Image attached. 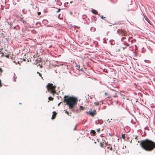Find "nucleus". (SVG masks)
<instances>
[{
  "instance_id": "obj_1",
  "label": "nucleus",
  "mask_w": 155,
  "mask_h": 155,
  "mask_svg": "<svg viewBox=\"0 0 155 155\" xmlns=\"http://www.w3.org/2000/svg\"><path fill=\"white\" fill-rule=\"evenodd\" d=\"M140 145L142 148L147 151L153 150L155 147V143L150 140L147 139L141 140Z\"/></svg>"
},
{
  "instance_id": "obj_2",
  "label": "nucleus",
  "mask_w": 155,
  "mask_h": 155,
  "mask_svg": "<svg viewBox=\"0 0 155 155\" xmlns=\"http://www.w3.org/2000/svg\"><path fill=\"white\" fill-rule=\"evenodd\" d=\"M78 99L77 98L74 97H71L68 96H65L64 97L63 102L66 103V104L68 106L69 109L71 110L73 112H77L78 110H75L74 109V107L75 105L77 104Z\"/></svg>"
},
{
  "instance_id": "obj_3",
  "label": "nucleus",
  "mask_w": 155,
  "mask_h": 155,
  "mask_svg": "<svg viewBox=\"0 0 155 155\" xmlns=\"http://www.w3.org/2000/svg\"><path fill=\"white\" fill-rule=\"evenodd\" d=\"M46 88L48 89V91L50 92L53 95L56 93L55 90V89L56 88V86L53 85L52 84L48 83L46 86Z\"/></svg>"
},
{
  "instance_id": "obj_4",
  "label": "nucleus",
  "mask_w": 155,
  "mask_h": 155,
  "mask_svg": "<svg viewBox=\"0 0 155 155\" xmlns=\"http://www.w3.org/2000/svg\"><path fill=\"white\" fill-rule=\"evenodd\" d=\"M117 33L121 36H126L127 35L126 31L122 29H118L117 31Z\"/></svg>"
},
{
  "instance_id": "obj_5",
  "label": "nucleus",
  "mask_w": 155,
  "mask_h": 155,
  "mask_svg": "<svg viewBox=\"0 0 155 155\" xmlns=\"http://www.w3.org/2000/svg\"><path fill=\"white\" fill-rule=\"evenodd\" d=\"M91 110L92 109H91V111H90L89 110V113H88V112H87V113H88L91 116H94L96 114V111L94 110L92 111Z\"/></svg>"
},
{
  "instance_id": "obj_6",
  "label": "nucleus",
  "mask_w": 155,
  "mask_h": 155,
  "mask_svg": "<svg viewBox=\"0 0 155 155\" xmlns=\"http://www.w3.org/2000/svg\"><path fill=\"white\" fill-rule=\"evenodd\" d=\"M103 123V121L102 120H99L97 121H96L95 122V124L96 125H97L98 124H101Z\"/></svg>"
},
{
  "instance_id": "obj_7",
  "label": "nucleus",
  "mask_w": 155,
  "mask_h": 155,
  "mask_svg": "<svg viewBox=\"0 0 155 155\" xmlns=\"http://www.w3.org/2000/svg\"><path fill=\"white\" fill-rule=\"evenodd\" d=\"M144 18L147 21L150 25H152V23L149 20L148 18L147 17V16L146 15H144L143 14Z\"/></svg>"
},
{
  "instance_id": "obj_8",
  "label": "nucleus",
  "mask_w": 155,
  "mask_h": 155,
  "mask_svg": "<svg viewBox=\"0 0 155 155\" xmlns=\"http://www.w3.org/2000/svg\"><path fill=\"white\" fill-rule=\"evenodd\" d=\"M90 133L92 135L94 136L95 135L96 132L94 130H91Z\"/></svg>"
},
{
  "instance_id": "obj_9",
  "label": "nucleus",
  "mask_w": 155,
  "mask_h": 155,
  "mask_svg": "<svg viewBox=\"0 0 155 155\" xmlns=\"http://www.w3.org/2000/svg\"><path fill=\"white\" fill-rule=\"evenodd\" d=\"M91 12L92 13H93L94 14H95V15L97 14L98 13L97 11L94 9H92V10Z\"/></svg>"
},
{
  "instance_id": "obj_10",
  "label": "nucleus",
  "mask_w": 155,
  "mask_h": 155,
  "mask_svg": "<svg viewBox=\"0 0 155 155\" xmlns=\"http://www.w3.org/2000/svg\"><path fill=\"white\" fill-rule=\"evenodd\" d=\"M19 20L22 22L24 24H25L26 23L25 21L23 20V18L22 17H20V19Z\"/></svg>"
},
{
  "instance_id": "obj_11",
  "label": "nucleus",
  "mask_w": 155,
  "mask_h": 155,
  "mask_svg": "<svg viewBox=\"0 0 155 155\" xmlns=\"http://www.w3.org/2000/svg\"><path fill=\"white\" fill-rule=\"evenodd\" d=\"M70 4L69 2H67L64 3V5L65 7H68L69 5Z\"/></svg>"
},
{
  "instance_id": "obj_12",
  "label": "nucleus",
  "mask_w": 155,
  "mask_h": 155,
  "mask_svg": "<svg viewBox=\"0 0 155 155\" xmlns=\"http://www.w3.org/2000/svg\"><path fill=\"white\" fill-rule=\"evenodd\" d=\"M123 44L125 45V46H129V45L128 43H127L126 41H123Z\"/></svg>"
},
{
  "instance_id": "obj_13",
  "label": "nucleus",
  "mask_w": 155,
  "mask_h": 155,
  "mask_svg": "<svg viewBox=\"0 0 155 155\" xmlns=\"http://www.w3.org/2000/svg\"><path fill=\"white\" fill-rule=\"evenodd\" d=\"M95 29H96L94 28H93L92 27H91V31L93 32H94L95 31Z\"/></svg>"
},
{
  "instance_id": "obj_14",
  "label": "nucleus",
  "mask_w": 155,
  "mask_h": 155,
  "mask_svg": "<svg viewBox=\"0 0 155 155\" xmlns=\"http://www.w3.org/2000/svg\"><path fill=\"white\" fill-rule=\"evenodd\" d=\"M79 108L81 110H84L85 109V107L82 106H80L79 107Z\"/></svg>"
},
{
  "instance_id": "obj_15",
  "label": "nucleus",
  "mask_w": 155,
  "mask_h": 155,
  "mask_svg": "<svg viewBox=\"0 0 155 155\" xmlns=\"http://www.w3.org/2000/svg\"><path fill=\"white\" fill-rule=\"evenodd\" d=\"M54 99L53 97H48V99L49 100H53Z\"/></svg>"
},
{
  "instance_id": "obj_16",
  "label": "nucleus",
  "mask_w": 155,
  "mask_h": 155,
  "mask_svg": "<svg viewBox=\"0 0 155 155\" xmlns=\"http://www.w3.org/2000/svg\"><path fill=\"white\" fill-rule=\"evenodd\" d=\"M125 138V134H122V135H121V138H123V139H124Z\"/></svg>"
},
{
  "instance_id": "obj_17",
  "label": "nucleus",
  "mask_w": 155,
  "mask_h": 155,
  "mask_svg": "<svg viewBox=\"0 0 155 155\" xmlns=\"http://www.w3.org/2000/svg\"><path fill=\"white\" fill-rule=\"evenodd\" d=\"M144 61L145 62H147L148 63H151V61H150L149 60H144Z\"/></svg>"
},
{
  "instance_id": "obj_18",
  "label": "nucleus",
  "mask_w": 155,
  "mask_h": 155,
  "mask_svg": "<svg viewBox=\"0 0 155 155\" xmlns=\"http://www.w3.org/2000/svg\"><path fill=\"white\" fill-rule=\"evenodd\" d=\"M75 67H76V68L78 70L79 68H80V66L79 65H76Z\"/></svg>"
},
{
  "instance_id": "obj_19",
  "label": "nucleus",
  "mask_w": 155,
  "mask_h": 155,
  "mask_svg": "<svg viewBox=\"0 0 155 155\" xmlns=\"http://www.w3.org/2000/svg\"><path fill=\"white\" fill-rule=\"evenodd\" d=\"M146 133L144 131V134H142V137H144V136H146Z\"/></svg>"
},
{
  "instance_id": "obj_20",
  "label": "nucleus",
  "mask_w": 155,
  "mask_h": 155,
  "mask_svg": "<svg viewBox=\"0 0 155 155\" xmlns=\"http://www.w3.org/2000/svg\"><path fill=\"white\" fill-rule=\"evenodd\" d=\"M126 39V37H122V38L121 39V41H123L124 40V39Z\"/></svg>"
},
{
  "instance_id": "obj_21",
  "label": "nucleus",
  "mask_w": 155,
  "mask_h": 155,
  "mask_svg": "<svg viewBox=\"0 0 155 155\" xmlns=\"http://www.w3.org/2000/svg\"><path fill=\"white\" fill-rule=\"evenodd\" d=\"M97 131L98 133H99L100 131V129H98L97 130Z\"/></svg>"
},
{
  "instance_id": "obj_22",
  "label": "nucleus",
  "mask_w": 155,
  "mask_h": 155,
  "mask_svg": "<svg viewBox=\"0 0 155 155\" xmlns=\"http://www.w3.org/2000/svg\"><path fill=\"white\" fill-rule=\"evenodd\" d=\"M64 111H65V113L66 114H67L68 115H70V114H69L68 112V111L65 110Z\"/></svg>"
},
{
  "instance_id": "obj_23",
  "label": "nucleus",
  "mask_w": 155,
  "mask_h": 155,
  "mask_svg": "<svg viewBox=\"0 0 155 155\" xmlns=\"http://www.w3.org/2000/svg\"><path fill=\"white\" fill-rule=\"evenodd\" d=\"M6 40H7V41H9L10 39L8 38H6L5 39Z\"/></svg>"
},
{
  "instance_id": "obj_24",
  "label": "nucleus",
  "mask_w": 155,
  "mask_h": 155,
  "mask_svg": "<svg viewBox=\"0 0 155 155\" xmlns=\"http://www.w3.org/2000/svg\"><path fill=\"white\" fill-rule=\"evenodd\" d=\"M61 9H60V8H59L58 9V10L56 11V12L57 13H58V12H59L61 10Z\"/></svg>"
},
{
  "instance_id": "obj_25",
  "label": "nucleus",
  "mask_w": 155,
  "mask_h": 155,
  "mask_svg": "<svg viewBox=\"0 0 155 155\" xmlns=\"http://www.w3.org/2000/svg\"><path fill=\"white\" fill-rule=\"evenodd\" d=\"M127 46H125L124 47H123L122 48H123L124 50L127 48Z\"/></svg>"
},
{
  "instance_id": "obj_26",
  "label": "nucleus",
  "mask_w": 155,
  "mask_h": 155,
  "mask_svg": "<svg viewBox=\"0 0 155 155\" xmlns=\"http://www.w3.org/2000/svg\"><path fill=\"white\" fill-rule=\"evenodd\" d=\"M5 56L7 58H8L9 57V54H7L6 55H5Z\"/></svg>"
},
{
  "instance_id": "obj_27",
  "label": "nucleus",
  "mask_w": 155,
  "mask_h": 155,
  "mask_svg": "<svg viewBox=\"0 0 155 155\" xmlns=\"http://www.w3.org/2000/svg\"><path fill=\"white\" fill-rule=\"evenodd\" d=\"M94 104H95V105H99V103L98 102H95L94 103Z\"/></svg>"
},
{
  "instance_id": "obj_28",
  "label": "nucleus",
  "mask_w": 155,
  "mask_h": 155,
  "mask_svg": "<svg viewBox=\"0 0 155 155\" xmlns=\"http://www.w3.org/2000/svg\"><path fill=\"white\" fill-rule=\"evenodd\" d=\"M101 18L102 19H104V18H105V17H104L103 16V15H102V16H101Z\"/></svg>"
},
{
  "instance_id": "obj_29",
  "label": "nucleus",
  "mask_w": 155,
  "mask_h": 155,
  "mask_svg": "<svg viewBox=\"0 0 155 155\" xmlns=\"http://www.w3.org/2000/svg\"><path fill=\"white\" fill-rule=\"evenodd\" d=\"M2 71H2V68H0V74H1V73H2Z\"/></svg>"
},
{
  "instance_id": "obj_30",
  "label": "nucleus",
  "mask_w": 155,
  "mask_h": 155,
  "mask_svg": "<svg viewBox=\"0 0 155 155\" xmlns=\"http://www.w3.org/2000/svg\"><path fill=\"white\" fill-rule=\"evenodd\" d=\"M2 86V83L1 82V81L0 80V87H1Z\"/></svg>"
},
{
  "instance_id": "obj_31",
  "label": "nucleus",
  "mask_w": 155,
  "mask_h": 155,
  "mask_svg": "<svg viewBox=\"0 0 155 155\" xmlns=\"http://www.w3.org/2000/svg\"><path fill=\"white\" fill-rule=\"evenodd\" d=\"M17 78V77H15V76L14 77V81H16V80H15V78Z\"/></svg>"
},
{
  "instance_id": "obj_32",
  "label": "nucleus",
  "mask_w": 155,
  "mask_h": 155,
  "mask_svg": "<svg viewBox=\"0 0 155 155\" xmlns=\"http://www.w3.org/2000/svg\"><path fill=\"white\" fill-rule=\"evenodd\" d=\"M76 128H77V125L75 126V127L74 128V130H75L76 129Z\"/></svg>"
},
{
  "instance_id": "obj_33",
  "label": "nucleus",
  "mask_w": 155,
  "mask_h": 155,
  "mask_svg": "<svg viewBox=\"0 0 155 155\" xmlns=\"http://www.w3.org/2000/svg\"><path fill=\"white\" fill-rule=\"evenodd\" d=\"M41 13L40 12H39L38 13V15H41Z\"/></svg>"
},
{
  "instance_id": "obj_34",
  "label": "nucleus",
  "mask_w": 155,
  "mask_h": 155,
  "mask_svg": "<svg viewBox=\"0 0 155 155\" xmlns=\"http://www.w3.org/2000/svg\"><path fill=\"white\" fill-rule=\"evenodd\" d=\"M80 71H84L83 68H82L81 69H80Z\"/></svg>"
},
{
  "instance_id": "obj_35",
  "label": "nucleus",
  "mask_w": 155,
  "mask_h": 155,
  "mask_svg": "<svg viewBox=\"0 0 155 155\" xmlns=\"http://www.w3.org/2000/svg\"><path fill=\"white\" fill-rule=\"evenodd\" d=\"M53 115H54L55 114H56V113L55 111H53Z\"/></svg>"
},
{
  "instance_id": "obj_36",
  "label": "nucleus",
  "mask_w": 155,
  "mask_h": 155,
  "mask_svg": "<svg viewBox=\"0 0 155 155\" xmlns=\"http://www.w3.org/2000/svg\"><path fill=\"white\" fill-rule=\"evenodd\" d=\"M85 16H86L83 15L82 16V18H83V19L85 18Z\"/></svg>"
},
{
  "instance_id": "obj_37",
  "label": "nucleus",
  "mask_w": 155,
  "mask_h": 155,
  "mask_svg": "<svg viewBox=\"0 0 155 155\" xmlns=\"http://www.w3.org/2000/svg\"><path fill=\"white\" fill-rule=\"evenodd\" d=\"M43 21H46V22H48V21L46 20H44Z\"/></svg>"
},
{
  "instance_id": "obj_38",
  "label": "nucleus",
  "mask_w": 155,
  "mask_h": 155,
  "mask_svg": "<svg viewBox=\"0 0 155 155\" xmlns=\"http://www.w3.org/2000/svg\"><path fill=\"white\" fill-rule=\"evenodd\" d=\"M1 7L2 8V10H3V8L4 7V6H3L2 5H1Z\"/></svg>"
},
{
  "instance_id": "obj_39",
  "label": "nucleus",
  "mask_w": 155,
  "mask_h": 155,
  "mask_svg": "<svg viewBox=\"0 0 155 155\" xmlns=\"http://www.w3.org/2000/svg\"><path fill=\"white\" fill-rule=\"evenodd\" d=\"M137 136H135V139H137Z\"/></svg>"
},
{
  "instance_id": "obj_40",
  "label": "nucleus",
  "mask_w": 155,
  "mask_h": 155,
  "mask_svg": "<svg viewBox=\"0 0 155 155\" xmlns=\"http://www.w3.org/2000/svg\"><path fill=\"white\" fill-rule=\"evenodd\" d=\"M127 138V141H130V138L128 137V138Z\"/></svg>"
},
{
  "instance_id": "obj_41",
  "label": "nucleus",
  "mask_w": 155,
  "mask_h": 155,
  "mask_svg": "<svg viewBox=\"0 0 155 155\" xmlns=\"http://www.w3.org/2000/svg\"><path fill=\"white\" fill-rule=\"evenodd\" d=\"M13 28L15 29V30H17V29H16V26H14V27H13Z\"/></svg>"
},
{
  "instance_id": "obj_42",
  "label": "nucleus",
  "mask_w": 155,
  "mask_h": 155,
  "mask_svg": "<svg viewBox=\"0 0 155 155\" xmlns=\"http://www.w3.org/2000/svg\"><path fill=\"white\" fill-rule=\"evenodd\" d=\"M70 14L71 15H72V12H71L70 13Z\"/></svg>"
},
{
  "instance_id": "obj_43",
  "label": "nucleus",
  "mask_w": 155,
  "mask_h": 155,
  "mask_svg": "<svg viewBox=\"0 0 155 155\" xmlns=\"http://www.w3.org/2000/svg\"><path fill=\"white\" fill-rule=\"evenodd\" d=\"M61 102L59 103L58 104V106H59V105H60V104H61Z\"/></svg>"
},
{
  "instance_id": "obj_44",
  "label": "nucleus",
  "mask_w": 155,
  "mask_h": 155,
  "mask_svg": "<svg viewBox=\"0 0 155 155\" xmlns=\"http://www.w3.org/2000/svg\"><path fill=\"white\" fill-rule=\"evenodd\" d=\"M53 115L52 117V118H51L52 119H53L54 118V117H53Z\"/></svg>"
},
{
  "instance_id": "obj_45",
  "label": "nucleus",
  "mask_w": 155,
  "mask_h": 155,
  "mask_svg": "<svg viewBox=\"0 0 155 155\" xmlns=\"http://www.w3.org/2000/svg\"><path fill=\"white\" fill-rule=\"evenodd\" d=\"M3 56H5V55L4 54H2V57Z\"/></svg>"
},
{
  "instance_id": "obj_46",
  "label": "nucleus",
  "mask_w": 155,
  "mask_h": 155,
  "mask_svg": "<svg viewBox=\"0 0 155 155\" xmlns=\"http://www.w3.org/2000/svg\"><path fill=\"white\" fill-rule=\"evenodd\" d=\"M110 150H112V148L111 147L110 148Z\"/></svg>"
},
{
  "instance_id": "obj_47",
  "label": "nucleus",
  "mask_w": 155,
  "mask_h": 155,
  "mask_svg": "<svg viewBox=\"0 0 155 155\" xmlns=\"http://www.w3.org/2000/svg\"><path fill=\"white\" fill-rule=\"evenodd\" d=\"M23 61H26V60H25V59L23 58Z\"/></svg>"
},
{
  "instance_id": "obj_48",
  "label": "nucleus",
  "mask_w": 155,
  "mask_h": 155,
  "mask_svg": "<svg viewBox=\"0 0 155 155\" xmlns=\"http://www.w3.org/2000/svg\"><path fill=\"white\" fill-rule=\"evenodd\" d=\"M40 24L39 23H36V25H37V24Z\"/></svg>"
},
{
  "instance_id": "obj_49",
  "label": "nucleus",
  "mask_w": 155,
  "mask_h": 155,
  "mask_svg": "<svg viewBox=\"0 0 155 155\" xmlns=\"http://www.w3.org/2000/svg\"><path fill=\"white\" fill-rule=\"evenodd\" d=\"M39 75L40 76H41V74H40V73H39Z\"/></svg>"
},
{
  "instance_id": "obj_50",
  "label": "nucleus",
  "mask_w": 155,
  "mask_h": 155,
  "mask_svg": "<svg viewBox=\"0 0 155 155\" xmlns=\"http://www.w3.org/2000/svg\"><path fill=\"white\" fill-rule=\"evenodd\" d=\"M130 39V38H128V41H129Z\"/></svg>"
},
{
  "instance_id": "obj_51",
  "label": "nucleus",
  "mask_w": 155,
  "mask_h": 155,
  "mask_svg": "<svg viewBox=\"0 0 155 155\" xmlns=\"http://www.w3.org/2000/svg\"><path fill=\"white\" fill-rule=\"evenodd\" d=\"M101 147H102V144L101 143Z\"/></svg>"
},
{
  "instance_id": "obj_52",
  "label": "nucleus",
  "mask_w": 155,
  "mask_h": 155,
  "mask_svg": "<svg viewBox=\"0 0 155 155\" xmlns=\"http://www.w3.org/2000/svg\"><path fill=\"white\" fill-rule=\"evenodd\" d=\"M72 2H73L72 1H71V2H70V3H72Z\"/></svg>"
},
{
  "instance_id": "obj_53",
  "label": "nucleus",
  "mask_w": 155,
  "mask_h": 155,
  "mask_svg": "<svg viewBox=\"0 0 155 155\" xmlns=\"http://www.w3.org/2000/svg\"><path fill=\"white\" fill-rule=\"evenodd\" d=\"M106 144L107 145H108V144H107V143H106Z\"/></svg>"
},
{
  "instance_id": "obj_54",
  "label": "nucleus",
  "mask_w": 155,
  "mask_h": 155,
  "mask_svg": "<svg viewBox=\"0 0 155 155\" xmlns=\"http://www.w3.org/2000/svg\"><path fill=\"white\" fill-rule=\"evenodd\" d=\"M30 5H33V4H30Z\"/></svg>"
},
{
  "instance_id": "obj_55",
  "label": "nucleus",
  "mask_w": 155,
  "mask_h": 155,
  "mask_svg": "<svg viewBox=\"0 0 155 155\" xmlns=\"http://www.w3.org/2000/svg\"><path fill=\"white\" fill-rule=\"evenodd\" d=\"M118 51H120V49H119V50H118Z\"/></svg>"
},
{
  "instance_id": "obj_56",
  "label": "nucleus",
  "mask_w": 155,
  "mask_h": 155,
  "mask_svg": "<svg viewBox=\"0 0 155 155\" xmlns=\"http://www.w3.org/2000/svg\"><path fill=\"white\" fill-rule=\"evenodd\" d=\"M38 8V6H36V7H35V8Z\"/></svg>"
},
{
  "instance_id": "obj_57",
  "label": "nucleus",
  "mask_w": 155,
  "mask_h": 155,
  "mask_svg": "<svg viewBox=\"0 0 155 155\" xmlns=\"http://www.w3.org/2000/svg\"><path fill=\"white\" fill-rule=\"evenodd\" d=\"M109 135H110V136H111V134H109Z\"/></svg>"
},
{
  "instance_id": "obj_58",
  "label": "nucleus",
  "mask_w": 155,
  "mask_h": 155,
  "mask_svg": "<svg viewBox=\"0 0 155 155\" xmlns=\"http://www.w3.org/2000/svg\"><path fill=\"white\" fill-rule=\"evenodd\" d=\"M131 141H132V140H130V143H131Z\"/></svg>"
},
{
  "instance_id": "obj_59",
  "label": "nucleus",
  "mask_w": 155,
  "mask_h": 155,
  "mask_svg": "<svg viewBox=\"0 0 155 155\" xmlns=\"http://www.w3.org/2000/svg\"><path fill=\"white\" fill-rule=\"evenodd\" d=\"M37 73H38V74H39V73H39L38 72V71L37 72Z\"/></svg>"
},
{
  "instance_id": "obj_60",
  "label": "nucleus",
  "mask_w": 155,
  "mask_h": 155,
  "mask_svg": "<svg viewBox=\"0 0 155 155\" xmlns=\"http://www.w3.org/2000/svg\"><path fill=\"white\" fill-rule=\"evenodd\" d=\"M106 94H107V93H105V94L106 95Z\"/></svg>"
},
{
  "instance_id": "obj_61",
  "label": "nucleus",
  "mask_w": 155,
  "mask_h": 155,
  "mask_svg": "<svg viewBox=\"0 0 155 155\" xmlns=\"http://www.w3.org/2000/svg\"><path fill=\"white\" fill-rule=\"evenodd\" d=\"M28 60V62L29 61V60L28 59L27 60Z\"/></svg>"
},
{
  "instance_id": "obj_62",
  "label": "nucleus",
  "mask_w": 155,
  "mask_h": 155,
  "mask_svg": "<svg viewBox=\"0 0 155 155\" xmlns=\"http://www.w3.org/2000/svg\"><path fill=\"white\" fill-rule=\"evenodd\" d=\"M48 27H49V26H50V25H48L47 26Z\"/></svg>"
},
{
  "instance_id": "obj_63",
  "label": "nucleus",
  "mask_w": 155,
  "mask_h": 155,
  "mask_svg": "<svg viewBox=\"0 0 155 155\" xmlns=\"http://www.w3.org/2000/svg\"><path fill=\"white\" fill-rule=\"evenodd\" d=\"M20 104H21L20 103H19Z\"/></svg>"
},
{
  "instance_id": "obj_64",
  "label": "nucleus",
  "mask_w": 155,
  "mask_h": 155,
  "mask_svg": "<svg viewBox=\"0 0 155 155\" xmlns=\"http://www.w3.org/2000/svg\"><path fill=\"white\" fill-rule=\"evenodd\" d=\"M154 69H155V67H154Z\"/></svg>"
}]
</instances>
